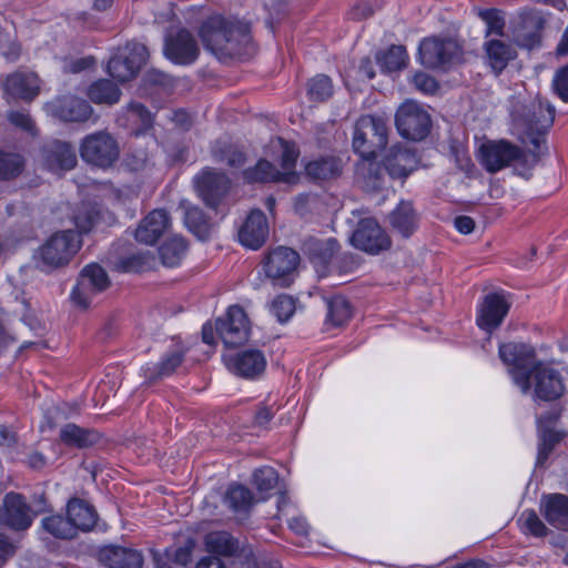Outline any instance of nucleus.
<instances>
[{
    "label": "nucleus",
    "mask_w": 568,
    "mask_h": 568,
    "mask_svg": "<svg viewBox=\"0 0 568 568\" xmlns=\"http://www.w3.org/2000/svg\"><path fill=\"white\" fill-rule=\"evenodd\" d=\"M199 37L204 48L220 60L245 55L251 44L246 24L221 16L206 19L199 30Z\"/></svg>",
    "instance_id": "1"
},
{
    "label": "nucleus",
    "mask_w": 568,
    "mask_h": 568,
    "mask_svg": "<svg viewBox=\"0 0 568 568\" xmlns=\"http://www.w3.org/2000/svg\"><path fill=\"white\" fill-rule=\"evenodd\" d=\"M82 245L77 231L67 230L52 234L37 251L36 265L45 273L67 266Z\"/></svg>",
    "instance_id": "2"
},
{
    "label": "nucleus",
    "mask_w": 568,
    "mask_h": 568,
    "mask_svg": "<svg viewBox=\"0 0 568 568\" xmlns=\"http://www.w3.org/2000/svg\"><path fill=\"white\" fill-rule=\"evenodd\" d=\"M464 57L463 45L450 36H433L423 39L418 47L419 62L427 69L447 71Z\"/></svg>",
    "instance_id": "3"
},
{
    "label": "nucleus",
    "mask_w": 568,
    "mask_h": 568,
    "mask_svg": "<svg viewBox=\"0 0 568 568\" xmlns=\"http://www.w3.org/2000/svg\"><path fill=\"white\" fill-rule=\"evenodd\" d=\"M388 141V128L381 116H361L353 133V149L365 160H374Z\"/></svg>",
    "instance_id": "4"
},
{
    "label": "nucleus",
    "mask_w": 568,
    "mask_h": 568,
    "mask_svg": "<svg viewBox=\"0 0 568 568\" xmlns=\"http://www.w3.org/2000/svg\"><path fill=\"white\" fill-rule=\"evenodd\" d=\"M500 361L508 367V372L514 383L520 388L523 394H527L531 384L529 382V371L538 362L536 361V351L530 344L523 342L501 343L498 348Z\"/></svg>",
    "instance_id": "5"
},
{
    "label": "nucleus",
    "mask_w": 568,
    "mask_h": 568,
    "mask_svg": "<svg viewBox=\"0 0 568 568\" xmlns=\"http://www.w3.org/2000/svg\"><path fill=\"white\" fill-rule=\"evenodd\" d=\"M81 159L91 166L109 169L120 158L118 140L106 130L85 135L80 143Z\"/></svg>",
    "instance_id": "6"
},
{
    "label": "nucleus",
    "mask_w": 568,
    "mask_h": 568,
    "mask_svg": "<svg viewBox=\"0 0 568 568\" xmlns=\"http://www.w3.org/2000/svg\"><path fill=\"white\" fill-rule=\"evenodd\" d=\"M395 124L403 138L422 141L430 132L432 118L419 103L407 100L397 109Z\"/></svg>",
    "instance_id": "7"
},
{
    "label": "nucleus",
    "mask_w": 568,
    "mask_h": 568,
    "mask_svg": "<svg viewBox=\"0 0 568 568\" xmlns=\"http://www.w3.org/2000/svg\"><path fill=\"white\" fill-rule=\"evenodd\" d=\"M149 57L148 48L140 42H130L119 48L108 62V73L119 82L133 79Z\"/></svg>",
    "instance_id": "8"
},
{
    "label": "nucleus",
    "mask_w": 568,
    "mask_h": 568,
    "mask_svg": "<svg viewBox=\"0 0 568 568\" xmlns=\"http://www.w3.org/2000/svg\"><path fill=\"white\" fill-rule=\"evenodd\" d=\"M529 382L536 399L551 402L560 398L566 386L561 373L548 364L538 362L529 371Z\"/></svg>",
    "instance_id": "9"
},
{
    "label": "nucleus",
    "mask_w": 568,
    "mask_h": 568,
    "mask_svg": "<svg viewBox=\"0 0 568 568\" xmlns=\"http://www.w3.org/2000/svg\"><path fill=\"white\" fill-rule=\"evenodd\" d=\"M109 285V276L103 267L98 264L87 265L71 292V300L77 306L85 310L90 306L93 296L106 290Z\"/></svg>",
    "instance_id": "10"
},
{
    "label": "nucleus",
    "mask_w": 568,
    "mask_h": 568,
    "mask_svg": "<svg viewBox=\"0 0 568 568\" xmlns=\"http://www.w3.org/2000/svg\"><path fill=\"white\" fill-rule=\"evenodd\" d=\"M215 329L226 347H237L248 339L251 327L244 310L233 305L224 317L216 320Z\"/></svg>",
    "instance_id": "11"
},
{
    "label": "nucleus",
    "mask_w": 568,
    "mask_h": 568,
    "mask_svg": "<svg viewBox=\"0 0 568 568\" xmlns=\"http://www.w3.org/2000/svg\"><path fill=\"white\" fill-rule=\"evenodd\" d=\"M524 151L505 140L490 141L480 146V162L489 173H496L524 158Z\"/></svg>",
    "instance_id": "12"
},
{
    "label": "nucleus",
    "mask_w": 568,
    "mask_h": 568,
    "mask_svg": "<svg viewBox=\"0 0 568 568\" xmlns=\"http://www.w3.org/2000/svg\"><path fill=\"white\" fill-rule=\"evenodd\" d=\"M351 241L356 248L372 255L387 251L392 245L389 235L373 219L361 220Z\"/></svg>",
    "instance_id": "13"
},
{
    "label": "nucleus",
    "mask_w": 568,
    "mask_h": 568,
    "mask_svg": "<svg viewBox=\"0 0 568 568\" xmlns=\"http://www.w3.org/2000/svg\"><path fill=\"white\" fill-rule=\"evenodd\" d=\"M194 185L203 202L216 209L229 192L231 182L225 173L205 168L194 178Z\"/></svg>",
    "instance_id": "14"
},
{
    "label": "nucleus",
    "mask_w": 568,
    "mask_h": 568,
    "mask_svg": "<svg viewBox=\"0 0 568 568\" xmlns=\"http://www.w3.org/2000/svg\"><path fill=\"white\" fill-rule=\"evenodd\" d=\"M546 20L539 11L521 12L511 23V39L521 48L534 49L541 42Z\"/></svg>",
    "instance_id": "15"
},
{
    "label": "nucleus",
    "mask_w": 568,
    "mask_h": 568,
    "mask_svg": "<svg viewBox=\"0 0 568 568\" xmlns=\"http://www.w3.org/2000/svg\"><path fill=\"white\" fill-rule=\"evenodd\" d=\"M33 511L26 498L18 493H8L0 506V525L16 531L27 530L33 521Z\"/></svg>",
    "instance_id": "16"
},
{
    "label": "nucleus",
    "mask_w": 568,
    "mask_h": 568,
    "mask_svg": "<svg viewBox=\"0 0 568 568\" xmlns=\"http://www.w3.org/2000/svg\"><path fill=\"white\" fill-rule=\"evenodd\" d=\"M163 52L173 63L189 65L199 58L200 47L189 30L180 29L166 36Z\"/></svg>",
    "instance_id": "17"
},
{
    "label": "nucleus",
    "mask_w": 568,
    "mask_h": 568,
    "mask_svg": "<svg viewBox=\"0 0 568 568\" xmlns=\"http://www.w3.org/2000/svg\"><path fill=\"white\" fill-rule=\"evenodd\" d=\"M300 262L297 252L290 247L280 246L273 250L266 257L264 270L267 277L283 286L290 284V276L296 270Z\"/></svg>",
    "instance_id": "18"
},
{
    "label": "nucleus",
    "mask_w": 568,
    "mask_h": 568,
    "mask_svg": "<svg viewBox=\"0 0 568 568\" xmlns=\"http://www.w3.org/2000/svg\"><path fill=\"white\" fill-rule=\"evenodd\" d=\"M41 160L52 172L72 170L78 163L72 144L60 140L50 141L41 148Z\"/></svg>",
    "instance_id": "19"
},
{
    "label": "nucleus",
    "mask_w": 568,
    "mask_h": 568,
    "mask_svg": "<svg viewBox=\"0 0 568 568\" xmlns=\"http://www.w3.org/2000/svg\"><path fill=\"white\" fill-rule=\"evenodd\" d=\"M226 365L235 375L253 379L264 373L266 358L262 351L247 348L227 357Z\"/></svg>",
    "instance_id": "20"
},
{
    "label": "nucleus",
    "mask_w": 568,
    "mask_h": 568,
    "mask_svg": "<svg viewBox=\"0 0 568 568\" xmlns=\"http://www.w3.org/2000/svg\"><path fill=\"white\" fill-rule=\"evenodd\" d=\"M509 308L510 304L504 295L498 293L486 295L476 320L477 325L486 332H493L500 326Z\"/></svg>",
    "instance_id": "21"
},
{
    "label": "nucleus",
    "mask_w": 568,
    "mask_h": 568,
    "mask_svg": "<svg viewBox=\"0 0 568 568\" xmlns=\"http://www.w3.org/2000/svg\"><path fill=\"white\" fill-rule=\"evenodd\" d=\"M239 241L245 247L257 250L268 236V223L265 214L258 210H252L239 230Z\"/></svg>",
    "instance_id": "22"
},
{
    "label": "nucleus",
    "mask_w": 568,
    "mask_h": 568,
    "mask_svg": "<svg viewBox=\"0 0 568 568\" xmlns=\"http://www.w3.org/2000/svg\"><path fill=\"white\" fill-rule=\"evenodd\" d=\"M98 560L106 568H141L143 565L140 551L116 545L101 547Z\"/></svg>",
    "instance_id": "23"
},
{
    "label": "nucleus",
    "mask_w": 568,
    "mask_h": 568,
    "mask_svg": "<svg viewBox=\"0 0 568 568\" xmlns=\"http://www.w3.org/2000/svg\"><path fill=\"white\" fill-rule=\"evenodd\" d=\"M555 120V109L549 103L532 102L520 115L525 132L546 133Z\"/></svg>",
    "instance_id": "24"
},
{
    "label": "nucleus",
    "mask_w": 568,
    "mask_h": 568,
    "mask_svg": "<svg viewBox=\"0 0 568 568\" xmlns=\"http://www.w3.org/2000/svg\"><path fill=\"white\" fill-rule=\"evenodd\" d=\"M170 217L165 210H153L139 224L134 232L138 242L152 245L166 231Z\"/></svg>",
    "instance_id": "25"
},
{
    "label": "nucleus",
    "mask_w": 568,
    "mask_h": 568,
    "mask_svg": "<svg viewBox=\"0 0 568 568\" xmlns=\"http://www.w3.org/2000/svg\"><path fill=\"white\" fill-rule=\"evenodd\" d=\"M3 88L12 98L31 101L39 94L40 81L33 72L18 71L6 78Z\"/></svg>",
    "instance_id": "26"
},
{
    "label": "nucleus",
    "mask_w": 568,
    "mask_h": 568,
    "mask_svg": "<svg viewBox=\"0 0 568 568\" xmlns=\"http://www.w3.org/2000/svg\"><path fill=\"white\" fill-rule=\"evenodd\" d=\"M242 174L247 183L283 182L295 184L298 181L296 172H281L264 159L258 160L254 166L244 170Z\"/></svg>",
    "instance_id": "27"
},
{
    "label": "nucleus",
    "mask_w": 568,
    "mask_h": 568,
    "mask_svg": "<svg viewBox=\"0 0 568 568\" xmlns=\"http://www.w3.org/2000/svg\"><path fill=\"white\" fill-rule=\"evenodd\" d=\"M416 154L402 146H393L383 160V166L393 179L407 178L417 166Z\"/></svg>",
    "instance_id": "28"
},
{
    "label": "nucleus",
    "mask_w": 568,
    "mask_h": 568,
    "mask_svg": "<svg viewBox=\"0 0 568 568\" xmlns=\"http://www.w3.org/2000/svg\"><path fill=\"white\" fill-rule=\"evenodd\" d=\"M388 223L396 234L410 237L419 225V215L409 201H400L388 214Z\"/></svg>",
    "instance_id": "29"
},
{
    "label": "nucleus",
    "mask_w": 568,
    "mask_h": 568,
    "mask_svg": "<svg viewBox=\"0 0 568 568\" xmlns=\"http://www.w3.org/2000/svg\"><path fill=\"white\" fill-rule=\"evenodd\" d=\"M338 250L339 244L333 237L326 240L311 237L304 243L305 254L321 275L325 274L328 263Z\"/></svg>",
    "instance_id": "30"
},
{
    "label": "nucleus",
    "mask_w": 568,
    "mask_h": 568,
    "mask_svg": "<svg viewBox=\"0 0 568 568\" xmlns=\"http://www.w3.org/2000/svg\"><path fill=\"white\" fill-rule=\"evenodd\" d=\"M541 514L552 527L568 531V496L554 494L545 497Z\"/></svg>",
    "instance_id": "31"
},
{
    "label": "nucleus",
    "mask_w": 568,
    "mask_h": 568,
    "mask_svg": "<svg viewBox=\"0 0 568 568\" xmlns=\"http://www.w3.org/2000/svg\"><path fill=\"white\" fill-rule=\"evenodd\" d=\"M342 161L333 155L320 156L305 165L306 176L314 182H324L342 174Z\"/></svg>",
    "instance_id": "32"
},
{
    "label": "nucleus",
    "mask_w": 568,
    "mask_h": 568,
    "mask_svg": "<svg viewBox=\"0 0 568 568\" xmlns=\"http://www.w3.org/2000/svg\"><path fill=\"white\" fill-rule=\"evenodd\" d=\"M57 115L68 122H84L93 113L92 106L83 99L77 97H63L58 101Z\"/></svg>",
    "instance_id": "33"
},
{
    "label": "nucleus",
    "mask_w": 568,
    "mask_h": 568,
    "mask_svg": "<svg viewBox=\"0 0 568 568\" xmlns=\"http://www.w3.org/2000/svg\"><path fill=\"white\" fill-rule=\"evenodd\" d=\"M59 438L68 447L83 449L97 444L100 435L93 429L82 428L69 423L61 427Z\"/></svg>",
    "instance_id": "34"
},
{
    "label": "nucleus",
    "mask_w": 568,
    "mask_h": 568,
    "mask_svg": "<svg viewBox=\"0 0 568 568\" xmlns=\"http://www.w3.org/2000/svg\"><path fill=\"white\" fill-rule=\"evenodd\" d=\"M67 515L70 523L75 528V534L78 530H91L95 526L98 519L95 509L87 501L79 498L71 499L68 503Z\"/></svg>",
    "instance_id": "35"
},
{
    "label": "nucleus",
    "mask_w": 568,
    "mask_h": 568,
    "mask_svg": "<svg viewBox=\"0 0 568 568\" xmlns=\"http://www.w3.org/2000/svg\"><path fill=\"white\" fill-rule=\"evenodd\" d=\"M153 561L156 568H175L183 567L192 556L191 546L168 547L164 550H154Z\"/></svg>",
    "instance_id": "36"
},
{
    "label": "nucleus",
    "mask_w": 568,
    "mask_h": 568,
    "mask_svg": "<svg viewBox=\"0 0 568 568\" xmlns=\"http://www.w3.org/2000/svg\"><path fill=\"white\" fill-rule=\"evenodd\" d=\"M488 64L498 74L516 57L514 48L501 40H489L485 43Z\"/></svg>",
    "instance_id": "37"
},
{
    "label": "nucleus",
    "mask_w": 568,
    "mask_h": 568,
    "mask_svg": "<svg viewBox=\"0 0 568 568\" xmlns=\"http://www.w3.org/2000/svg\"><path fill=\"white\" fill-rule=\"evenodd\" d=\"M87 95L95 104L112 105L119 102L121 90L114 82L100 79L88 88Z\"/></svg>",
    "instance_id": "38"
},
{
    "label": "nucleus",
    "mask_w": 568,
    "mask_h": 568,
    "mask_svg": "<svg viewBox=\"0 0 568 568\" xmlns=\"http://www.w3.org/2000/svg\"><path fill=\"white\" fill-rule=\"evenodd\" d=\"M185 353V347L182 345H176L162 357L158 365L152 368H148V371H150L148 377L153 379L170 376L182 364Z\"/></svg>",
    "instance_id": "39"
},
{
    "label": "nucleus",
    "mask_w": 568,
    "mask_h": 568,
    "mask_svg": "<svg viewBox=\"0 0 568 568\" xmlns=\"http://www.w3.org/2000/svg\"><path fill=\"white\" fill-rule=\"evenodd\" d=\"M187 251V243L181 236L168 239L160 247L159 255L162 264L168 267L178 266Z\"/></svg>",
    "instance_id": "40"
},
{
    "label": "nucleus",
    "mask_w": 568,
    "mask_h": 568,
    "mask_svg": "<svg viewBox=\"0 0 568 568\" xmlns=\"http://www.w3.org/2000/svg\"><path fill=\"white\" fill-rule=\"evenodd\" d=\"M205 546L209 551L222 556H233L240 548L239 540L227 531H211L205 536Z\"/></svg>",
    "instance_id": "41"
},
{
    "label": "nucleus",
    "mask_w": 568,
    "mask_h": 568,
    "mask_svg": "<svg viewBox=\"0 0 568 568\" xmlns=\"http://www.w3.org/2000/svg\"><path fill=\"white\" fill-rule=\"evenodd\" d=\"M184 224L200 240H206L210 236L212 229L210 219L197 206L185 207Z\"/></svg>",
    "instance_id": "42"
},
{
    "label": "nucleus",
    "mask_w": 568,
    "mask_h": 568,
    "mask_svg": "<svg viewBox=\"0 0 568 568\" xmlns=\"http://www.w3.org/2000/svg\"><path fill=\"white\" fill-rule=\"evenodd\" d=\"M377 63L385 72H394L404 69L408 55L404 45H390L387 50L376 54Z\"/></svg>",
    "instance_id": "43"
},
{
    "label": "nucleus",
    "mask_w": 568,
    "mask_h": 568,
    "mask_svg": "<svg viewBox=\"0 0 568 568\" xmlns=\"http://www.w3.org/2000/svg\"><path fill=\"white\" fill-rule=\"evenodd\" d=\"M327 316L326 321L333 326H342L352 317V307L349 302L341 295L326 300Z\"/></svg>",
    "instance_id": "44"
},
{
    "label": "nucleus",
    "mask_w": 568,
    "mask_h": 568,
    "mask_svg": "<svg viewBox=\"0 0 568 568\" xmlns=\"http://www.w3.org/2000/svg\"><path fill=\"white\" fill-rule=\"evenodd\" d=\"M154 256L150 251H140L121 257L116 267L123 272L140 273L152 268Z\"/></svg>",
    "instance_id": "45"
},
{
    "label": "nucleus",
    "mask_w": 568,
    "mask_h": 568,
    "mask_svg": "<svg viewBox=\"0 0 568 568\" xmlns=\"http://www.w3.org/2000/svg\"><path fill=\"white\" fill-rule=\"evenodd\" d=\"M225 503L234 511H247L253 505L252 491L243 485H231L224 497Z\"/></svg>",
    "instance_id": "46"
},
{
    "label": "nucleus",
    "mask_w": 568,
    "mask_h": 568,
    "mask_svg": "<svg viewBox=\"0 0 568 568\" xmlns=\"http://www.w3.org/2000/svg\"><path fill=\"white\" fill-rule=\"evenodd\" d=\"M42 528L55 538L71 539L77 536L75 528L70 523L69 517L53 515L42 519Z\"/></svg>",
    "instance_id": "47"
},
{
    "label": "nucleus",
    "mask_w": 568,
    "mask_h": 568,
    "mask_svg": "<svg viewBox=\"0 0 568 568\" xmlns=\"http://www.w3.org/2000/svg\"><path fill=\"white\" fill-rule=\"evenodd\" d=\"M333 92L334 87L328 75L317 74L307 83V95L311 101L324 102L333 95Z\"/></svg>",
    "instance_id": "48"
},
{
    "label": "nucleus",
    "mask_w": 568,
    "mask_h": 568,
    "mask_svg": "<svg viewBox=\"0 0 568 568\" xmlns=\"http://www.w3.org/2000/svg\"><path fill=\"white\" fill-rule=\"evenodd\" d=\"M562 439V435L554 429L545 428L539 436L537 465H542L552 453L557 444Z\"/></svg>",
    "instance_id": "49"
},
{
    "label": "nucleus",
    "mask_w": 568,
    "mask_h": 568,
    "mask_svg": "<svg viewBox=\"0 0 568 568\" xmlns=\"http://www.w3.org/2000/svg\"><path fill=\"white\" fill-rule=\"evenodd\" d=\"M23 159L17 153L0 151V180H9L20 174Z\"/></svg>",
    "instance_id": "50"
},
{
    "label": "nucleus",
    "mask_w": 568,
    "mask_h": 568,
    "mask_svg": "<svg viewBox=\"0 0 568 568\" xmlns=\"http://www.w3.org/2000/svg\"><path fill=\"white\" fill-rule=\"evenodd\" d=\"M525 534L535 537H544L548 534V528L538 517L537 513L531 509L524 510L518 519Z\"/></svg>",
    "instance_id": "51"
},
{
    "label": "nucleus",
    "mask_w": 568,
    "mask_h": 568,
    "mask_svg": "<svg viewBox=\"0 0 568 568\" xmlns=\"http://www.w3.org/2000/svg\"><path fill=\"white\" fill-rule=\"evenodd\" d=\"M478 16L486 23L487 30L486 36L496 34L499 37L504 36L505 18L501 11L497 9H481L478 11Z\"/></svg>",
    "instance_id": "52"
},
{
    "label": "nucleus",
    "mask_w": 568,
    "mask_h": 568,
    "mask_svg": "<svg viewBox=\"0 0 568 568\" xmlns=\"http://www.w3.org/2000/svg\"><path fill=\"white\" fill-rule=\"evenodd\" d=\"M270 311L278 322L284 323L294 314L295 302L291 296L281 294L272 301Z\"/></svg>",
    "instance_id": "53"
},
{
    "label": "nucleus",
    "mask_w": 568,
    "mask_h": 568,
    "mask_svg": "<svg viewBox=\"0 0 568 568\" xmlns=\"http://www.w3.org/2000/svg\"><path fill=\"white\" fill-rule=\"evenodd\" d=\"M253 480L260 493H268L276 487L278 475L274 468L266 466L254 471Z\"/></svg>",
    "instance_id": "54"
},
{
    "label": "nucleus",
    "mask_w": 568,
    "mask_h": 568,
    "mask_svg": "<svg viewBox=\"0 0 568 568\" xmlns=\"http://www.w3.org/2000/svg\"><path fill=\"white\" fill-rule=\"evenodd\" d=\"M214 159L216 161L225 162L231 168H240L245 163L244 153L232 145L214 151Z\"/></svg>",
    "instance_id": "55"
},
{
    "label": "nucleus",
    "mask_w": 568,
    "mask_h": 568,
    "mask_svg": "<svg viewBox=\"0 0 568 568\" xmlns=\"http://www.w3.org/2000/svg\"><path fill=\"white\" fill-rule=\"evenodd\" d=\"M281 148H282V154H281V165L283 169V172H295V165L298 158V151L296 150L295 145L280 139Z\"/></svg>",
    "instance_id": "56"
},
{
    "label": "nucleus",
    "mask_w": 568,
    "mask_h": 568,
    "mask_svg": "<svg viewBox=\"0 0 568 568\" xmlns=\"http://www.w3.org/2000/svg\"><path fill=\"white\" fill-rule=\"evenodd\" d=\"M128 112L132 121L139 122L143 129H149L153 123L152 113L141 103L131 102Z\"/></svg>",
    "instance_id": "57"
},
{
    "label": "nucleus",
    "mask_w": 568,
    "mask_h": 568,
    "mask_svg": "<svg viewBox=\"0 0 568 568\" xmlns=\"http://www.w3.org/2000/svg\"><path fill=\"white\" fill-rule=\"evenodd\" d=\"M414 87L424 94H434L439 89L436 79L425 72H417L413 77Z\"/></svg>",
    "instance_id": "58"
},
{
    "label": "nucleus",
    "mask_w": 568,
    "mask_h": 568,
    "mask_svg": "<svg viewBox=\"0 0 568 568\" xmlns=\"http://www.w3.org/2000/svg\"><path fill=\"white\" fill-rule=\"evenodd\" d=\"M97 215L92 210L87 207L80 209L74 215V224L78 229V234L88 233L93 227Z\"/></svg>",
    "instance_id": "59"
},
{
    "label": "nucleus",
    "mask_w": 568,
    "mask_h": 568,
    "mask_svg": "<svg viewBox=\"0 0 568 568\" xmlns=\"http://www.w3.org/2000/svg\"><path fill=\"white\" fill-rule=\"evenodd\" d=\"M11 124L29 133H34V122L29 113L24 111H11L8 114Z\"/></svg>",
    "instance_id": "60"
},
{
    "label": "nucleus",
    "mask_w": 568,
    "mask_h": 568,
    "mask_svg": "<svg viewBox=\"0 0 568 568\" xmlns=\"http://www.w3.org/2000/svg\"><path fill=\"white\" fill-rule=\"evenodd\" d=\"M554 88L558 97L568 102V65L559 69L554 77Z\"/></svg>",
    "instance_id": "61"
},
{
    "label": "nucleus",
    "mask_w": 568,
    "mask_h": 568,
    "mask_svg": "<svg viewBox=\"0 0 568 568\" xmlns=\"http://www.w3.org/2000/svg\"><path fill=\"white\" fill-rule=\"evenodd\" d=\"M94 64V59L92 57L79 58L67 60L63 65V71L65 73H80Z\"/></svg>",
    "instance_id": "62"
},
{
    "label": "nucleus",
    "mask_w": 568,
    "mask_h": 568,
    "mask_svg": "<svg viewBox=\"0 0 568 568\" xmlns=\"http://www.w3.org/2000/svg\"><path fill=\"white\" fill-rule=\"evenodd\" d=\"M143 81L146 85L166 87L170 84V77L162 71L152 69L144 74Z\"/></svg>",
    "instance_id": "63"
},
{
    "label": "nucleus",
    "mask_w": 568,
    "mask_h": 568,
    "mask_svg": "<svg viewBox=\"0 0 568 568\" xmlns=\"http://www.w3.org/2000/svg\"><path fill=\"white\" fill-rule=\"evenodd\" d=\"M241 568H282L278 561H272L270 565L266 560H260L253 554H247L241 560Z\"/></svg>",
    "instance_id": "64"
}]
</instances>
